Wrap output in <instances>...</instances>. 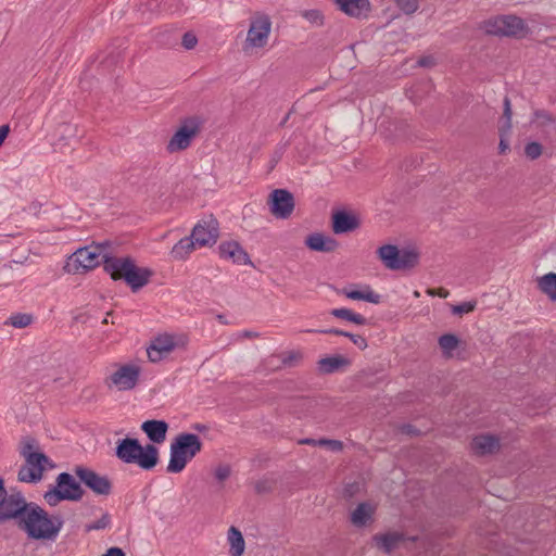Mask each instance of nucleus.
I'll return each instance as SVG.
<instances>
[{"label": "nucleus", "instance_id": "nucleus-1", "mask_svg": "<svg viewBox=\"0 0 556 556\" xmlns=\"http://www.w3.org/2000/svg\"><path fill=\"white\" fill-rule=\"evenodd\" d=\"M109 245L110 243L104 241L77 249L67 257L63 267L64 271L67 274H84L102 263L104 271L113 280H123L132 292H137L147 286L153 271L148 267L137 266L130 256L117 257L103 254Z\"/></svg>", "mask_w": 556, "mask_h": 556}, {"label": "nucleus", "instance_id": "nucleus-2", "mask_svg": "<svg viewBox=\"0 0 556 556\" xmlns=\"http://www.w3.org/2000/svg\"><path fill=\"white\" fill-rule=\"evenodd\" d=\"M14 520L29 540L54 542L63 526L60 514H50L35 502H28L20 491L10 494V501L1 516L0 523Z\"/></svg>", "mask_w": 556, "mask_h": 556}, {"label": "nucleus", "instance_id": "nucleus-3", "mask_svg": "<svg viewBox=\"0 0 556 556\" xmlns=\"http://www.w3.org/2000/svg\"><path fill=\"white\" fill-rule=\"evenodd\" d=\"M115 456L125 464H136L143 470H152L159 463V450L154 444L141 445L138 439H119Z\"/></svg>", "mask_w": 556, "mask_h": 556}, {"label": "nucleus", "instance_id": "nucleus-4", "mask_svg": "<svg viewBox=\"0 0 556 556\" xmlns=\"http://www.w3.org/2000/svg\"><path fill=\"white\" fill-rule=\"evenodd\" d=\"M202 448L199 435L189 432L178 434L170 444L169 463L166 470L172 473L181 472Z\"/></svg>", "mask_w": 556, "mask_h": 556}, {"label": "nucleus", "instance_id": "nucleus-5", "mask_svg": "<svg viewBox=\"0 0 556 556\" xmlns=\"http://www.w3.org/2000/svg\"><path fill=\"white\" fill-rule=\"evenodd\" d=\"M85 491L80 481L76 480L68 472H61L55 478V484L50 486L43 494V500L51 507L64 501L78 502L83 498Z\"/></svg>", "mask_w": 556, "mask_h": 556}, {"label": "nucleus", "instance_id": "nucleus-6", "mask_svg": "<svg viewBox=\"0 0 556 556\" xmlns=\"http://www.w3.org/2000/svg\"><path fill=\"white\" fill-rule=\"evenodd\" d=\"M383 265L391 270L410 269L419 262V253L414 249H399L394 244H384L377 251Z\"/></svg>", "mask_w": 556, "mask_h": 556}, {"label": "nucleus", "instance_id": "nucleus-7", "mask_svg": "<svg viewBox=\"0 0 556 556\" xmlns=\"http://www.w3.org/2000/svg\"><path fill=\"white\" fill-rule=\"evenodd\" d=\"M486 33L494 36L523 38L528 34V25L516 15H500L485 24Z\"/></svg>", "mask_w": 556, "mask_h": 556}, {"label": "nucleus", "instance_id": "nucleus-8", "mask_svg": "<svg viewBox=\"0 0 556 556\" xmlns=\"http://www.w3.org/2000/svg\"><path fill=\"white\" fill-rule=\"evenodd\" d=\"M203 119L199 116H189L181 121L173 137L167 143V151L178 152L188 149L202 128Z\"/></svg>", "mask_w": 556, "mask_h": 556}, {"label": "nucleus", "instance_id": "nucleus-9", "mask_svg": "<svg viewBox=\"0 0 556 556\" xmlns=\"http://www.w3.org/2000/svg\"><path fill=\"white\" fill-rule=\"evenodd\" d=\"M74 473L79 479L80 483L96 495L108 496L111 494L113 485L106 476H101L94 470L84 466H76Z\"/></svg>", "mask_w": 556, "mask_h": 556}, {"label": "nucleus", "instance_id": "nucleus-10", "mask_svg": "<svg viewBox=\"0 0 556 556\" xmlns=\"http://www.w3.org/2000/svg\"><path fill=\"white\" fill-rule=\"evenodd\" d=\"M271 29V21L266 14H256L251 18L250 28L245 39V46L263 48L267 43Z\"/></svg>", "mask_w": 556, "mask_h": 556}, {"label": "nucleus", "instance_id": "nucleus-11", "mask_svg": "<svg viewBox=\"0 0 556 556\" xmlns=\"http://www.w3.org/2000/svg\"><path fill=\"white\" fill-rule=\"evenodd\" d=\"M191 236L199 247H212L219 237V223L210 215L199 220L192 228Z\"/></svg>", "mask_w": 556, "mask_h": 556}, {"label": "nucleus", "instance_id": "nucleus-12", "mask_svg": "<svg viewBox=\"0 0 556 556\" xmlns=\"http://www.w3.org/2000/svg\"><path fill=\"white\" fill-rule=\"evenodd\" d=\"M268 205L275 217L287 219L294 210V197L287 189H275L269 194Z\"/></svg>", "mask_w": 556, "mask_h": 556}, {"label": "nucleus", "instance_id": "nucleus-13", "mask_svg": "<svg viewBox=\"0 0 556 556\" xmlns=\"http://www.w3.org/2000/svg\"><path fill=\"white\" fill-rule=\"evenodd\" d=\"M371 540L378 549L390 555L404 542L416 543L419 540V536L407 535L401 531H388L384 533H376L372 535Z\"/></svg>", "mask_w": 556, "mask_h": 556}, {"label": "nucleus", "instance_id": "nucleus-14", "mask_svg": "<svg viewBox=\"0 0 556 556\" xmlns=\"http://www.w3.org/2000/svg\"><path fill=\"white\" fill-rule=\"evenodd\" d=\"M140 370L135 365H124L110 377L112 384L121 391L131 390L136 387Z\"/></svg>", "mask_w": 556, "mask_h": 556}, {"label": "nucleus", "instance_id": "nucleus-15", "mask_svg": "<svg viewBox=\"0 0 556 556\" xmlns=\"http://www.w3.org/2000/svg\"><path fill=\"white\" fill-rule=\"evenodd\" d=\"M38 442L34 438H27L23 442L21 455L25 458V464L33 468L38 475H43L45 468L42 462H46L47 455L43 452H38Z\"/></svg>", "mask_w": 556, "mask_h": 556}, {"label": "nucleus", "instance_id": "nucleus-16", "mask_svg": "<svg viewBox=\"0 0 556 556\" xmlns=\"http://www.w3.org/2000/svg\"><path fill=\"white\" fill-rule=\"evenodd\" d=\"M219 256L237 265H253L248 252L237 241H225L218 245Z\"/></svg>", "mask_w": 556, "mask_h": 556}, {"label": "nucleus", "instance_id": "nucleus-17", "mask_svg": "<svg viewBox=\"0 0 556 556\" xmlns=\"http://www.w3.org/2000/svg\"><path fill=\"white\" fill-rule=\"evenodd\" d=\"M359 224L358 217L345 210H338L332 213L331 227L336 235L351 232L357 229Z\"/></svg>", "mask_w": 556, "mask_h": 556}, {"label": "nucleus", "instance_id": "nucleus-18", "mask_svg": "<svg viewBox=\"0 0 556 556\" xmlns=\"http://www.w3.org/2000/svg\"><path fill=\"white\" fill-rule=\"evenodd\" d=\"M340 11L355 18H366L370 11L369 0H332Z\"/></svg>", "mask_w": 556, "mask_h": 556}, {"label": "nucleus", "instance_id": "nucleus-19", "mask_svg": "<svg viewBox=\"0 0 556 556\" xmlns=\"http://www.w3.org/2000/svg\"><path fill=\"white\" fill-rule=\"evenodd\" d=\"M176 346V343L174 341V337L170 334H163L156 337L149 349L148 357L151 362H157L162 359L166 354L172 352Z\"/></svg>", "mask_w": 556, "mask_h": 556}, {"label": "nucleus", "instance_id": "nucleus-20", "mask_svg": "<svg viewBox=\"0 0 556 556\" xmlns=\"http://www.w3.org/2000/svg\"><path fill=\"white\" fill-rule=\"evenodd\" d=\"M511 116H513V111H511L510 99L506 96L503 100V117H502L503 122H502L501 126L498 127V132H500L498 150H500L501 154H503L507 150H509V143H508L507 137L511 130Z\"/></svg>", "mask_w": 556, "mask_h": 556}, {"label": "nucleus", "instance_id": "nucleus-21", "mask_svg": "<svg viewBox=\"0 0 556 556\" xmlns=\"http://www.w3.org/2000/svg\"><path fill=\"white\" fill-rule=\"evenodd\" d=\"M305 245L315 252L330 253L337 250L339 242L337 239L320 232H313L305 239Z\"/></svg>", "mask_w": 556, "mask_h": 556}, {"label": "nucleus", "instance_id": "nucleus-22", "mask_svg": "<svg viewBox=\"0 0 556 556\" xmlns=\"http://www.w3.org/2000/svg\"><path fill=\"white\" fill-rule=\"evenodd\" d=\"M141 430L152 443L161 444L166 439L168 424L165 420L149 419L141 424Z\"/></svg>", "mask_w": 556, "mask_h": 556}, {"label": "nucleus", "instance_id": "nucleus-23", "mask_svg": "<svg viewBox=\"0 0 556 556\" xmlns=\"http://www.w3.org/2000/svg\"><path fill=\"white\" fill-rule=\"evenodd\" d=\"M356 285H352L351 287H355ZM361 290H355L352 288H343L339 291V293L344 294L350 300L355 301H366L372 304H379L381 302V295L374 292L369 285H362Z\"/></svg>", "mask_w": 556, "mask_h": 556}, {"label": "nucleus", "instance_id": "nucleus-24", "mask_svg": "<svg viewBox=\"0 0 556 556\" xmlns=\"http://www.w3.org/2000/svg\"><path fill=\"white\" fill-rule=\"evenodd\" d=\"M471 448L477 455L493 454L500 448V440L492 434H481L472 439Z\"/></svg>", "mask_w": 556, "mask_h": 556}, {"label": "nucleus", "instance_id": "nucleus-25", "mask_svg": "<svg viewBox=\"0 0 556 556\" xmlns=\"http://www.w3.org/2000/svg\"><path fill=\"white\" fill-rule=\"evenodd\" d=\"M375 514V507L367 503H359L351 514V522L358 528L365 527L369 521L372 520Z\"/></svg>", "mask_w": 556, "mask_h": 556}, {"label": "nucleus", "instance_id": "nucleus-26", "mask_svg": "<svg viewBox=\"0 0 556 556\" xmlns=\"http://www.w3.org/2000/svg\"><path fill=\"white\" fill-rule=\"evenodd\" d=\"M538 289L552 302H556V273H547L536 278Z\"/></svg>", "mask_w": 556, "mask_h": 556}, {"label": "nucleus", "instance_id": "nucleus-27", "mask_svg": "<svg viewBox=\"0 0 556 556\" xmlns=\"http://www.w3.org/2000/svg\"><path fill=\"white\" fill-rule=\"evenodd\" d=\"M350 363V359L342 355L327 356L318 362V369L323 374H332L341 367L349 366Z\"/></svg>", "mask_w": 556, "mask_h": 556}, {"label": "nucleus", "instance_id": "nucleus-28", "mask_svg": "<svg viewBox=\"0 0 556 556\" xmlns=\"http://www.w3.org/2000/svg\"><path fill=\"white\" fill-rule=\"evenodd\" d=\"M197 243L192 236L181 238L172 249L170 255L174 260H185L194 250Z\"/></svg>", "mask_w": 556, "mask_h": 556}, {"label": "nucleus", "instance_id": "nucleus-29", "mask_svg": "<svg viewBox=\"0 0 556 556\" xmlns=\"http://www.w3.org/2000/svg\"><path fill=\"white\" fill-rule=\"evenodd\" d=\"M228 542L230 544L229 554L231 556H242L245 548V542L241 531L231 526L228 530Z\"/></svg>", "mask_w": 556, "mask_h": 556}, {"label": "nucleus", "instance_id": "nucleus-30", "mask_svg": "<svg viewBox=\"0 0 556 556\" xmlns=\"http://www.w3.org/2000/svg\"><path fill=\"white\" fill-rule=\"evenodd\" d=\"M330 314L337 318H341L361 326L370 324L369 320L362 314L355 313L352 309L345 307L333 308L330 311Z\"/></svg>", "mask_w": 556, "mask_h": 556}, {"label": "nucleus", "instance_id": "nucleus-31", "mask_svg": "<svg viewBox=\"0 0 556 556\" xmlns=\"http://www.w3.org/2000/svg\"><path fill=\"white\" fill-rule=\"evenodd\" d=\"M34 321V316L27 313H15L12 314L5 321L4 325L12 326L17 329L26 328Z\"/></svg>", "mask_w": 556, "mask_h": 556}, {"label": "nucleus", "instance_id": "nucleus-32", "mask_svg": "<svg viewBox=\"0 0 556 556\" xmlns=\"http://www.w3.org/2000/svg\"><path fill=\"white\" fill-rule=\"evenodd\" d=\"M439 345L444 354H451L459 345V339L453 333H444L439 338Z\"/></svg>", "mask_w": 556, "mask_h": 556}, {"label": "nucleus", "instance_id": "nucleus-33", "mask_svg": "<svg viewBox=\"0 0 556 556\" xmlns=\"http://www.w3.org/2000/svg\"><path fill=\"white\" fill-rule=\"evenodd\" d=\"M17 478L21 482L36 483L42 479V476L25 464L18 470Z\"/></svg>", "mask_w": 556, "mask_h": 556}, {"label": "nucleus", "instance_id": "nucleus-34", "mask_svg": "<svg viewBox=\"0 0 556 556\" xmlns=\"http://www.w3.org/2000/svg\"><path fill=\"white\" fill-rule=\"evenodd\" d=\"M111 515L108 511H105L98 520L87 523L85 526V532L104 530L111 526Z\"/></svg>", "mask_w": 556, "mask_h": 556}, {"label": "nucleus", "instance_id": "nucleus-35", "mask_svg": "<svg viewBox=\"0 0 556 556\" xmlns=\"http://www.w3.org/2000/svg\"><path fill=\"white\" fill-rule=\"evenodd\" d=\"M396 5L405 14H413L418 10V0H394Z\"/></svg>", "mask_w": 556, "mask_h": 556}, {"label": "nucleus", "instance_id": "nucleus-36", "mask_svg": "<svg viewBox=\"0 0 556 556\" xmlns=\"http://www.w3.org/2000/svg\"><path fill=\"white\" fill-rule=\"evenodd\" d=\"M302 16L314 25L321 26L324 24V15L319 10H305Z\"/></svg>", "mask_w": 556, "mask_h": 556}, {"label": "nucleus", "instance_id": "nucleus-37", "mask_svg": "<svg viewBox=\"0 0 556 556\" xmlns=\"http://www.w3.org/2000/svg\"><path fill=\"white\" fill-rule=\"evenodd\" d=\"M542 144L536 141H531L525 147V154L530 160H536L542 154Z\"/></svg>", "mask_w": 556, "mask_h": 556}, {"label": "nucleus", "instance_id": "nucleus-38", "mask_svg": "<svg viewBox=\"0 0 556 556\" xmlns=\"http://www.w3.org/2000/svg\"><path fill=\"white\" fill-rule=\"evenodd\" d=\"M318 446H325L332 452H341L343 450V442L334 439H318Z\"/></svg>", "mask_w": 556, "mask_h": 556}, {"label": "nucleus", "instance_id": "nucleus-39", "mask_svg": "<svg viewBox=\"0 0 556 556\" xmlns=\"http://www.w3.org/2000/svg\"><path fill=\"white\" fill-rule=\"evenodd\" d=\"M476 301L463 302L452 306V313L454 315H463L472 312L476 308Z\"/></svg>", "mask_w": 556, "mask_h": 556}, {"label": "nucleus", "instance_id": "nucleus-40", "mask_svg": "<svg viewBox=\"0 0 556 556\" xmlns=\"http://www.w3.org/2000/svg\"><path fill=\"white\" fill-rule=\"evenodd\" d=\"M301 357L302 355L300 352L291 351L281 355V363L286 367H292Z\"/></svg>", "mask_w": 556, "mask_h": 556}, {"label": "nucleus", "instance_id": "nucleus-41", "mask_svg": "<svg viewBox=\"0 0 556 556\" xmlns=\"http://www.w3.org/2000/svg\"><path fill=\"white\" fill-rule=\"evenodd\" d=\"M197 43L198 38L193 33L187 31L182 35L181 45L186 50L193 49L197 46Z\"/></svg>", "mask_w": 556, "mask_h": 556}, {"label": "nucleus", "instance_id": "nucleus-42", "mask_svg": "<svg viewBox=\"0 0 556 556\" xmlns=\"http://www.w3.org/2000/svg\"><path fill=\"white\" fill-rule=\"evenodd\" d=\"M231 473L230 467L227 465H219L214 472L215 478L223 482L229 478Z\"/></svg>", "mask_w": 556, "mask_h": 556}, {"label": "nucleus", "instance_id": "nucleus-43", "mask_svg": "<svg viewBox=\"0 0 556 556\" xmlns=\"http://www.w3.org/2000/svg\"><path fill=\"white\" fill-rule=\"evenodd\" d=\"M283 152H285V147H279L278 149L275 150V152L270 159V167H269L270 169H273L277 165V163L281 160Z\"/></svg>", "mask_w": 556, "mask_h": 556}, {"label": "nucleus", "instance_id": "nucleus-44", "mask_svg": "<svg viewBox=\"0 0 556 556\" xmlns=\"http://www.w3.org/2000/svg\"><path fill=\"white\" fill-rule=\"evenodd\" d=\"M352 342L362 351L366 350L368 346L367 340L361 334H355L354 338H352Z\"/></svg>", "mask_w": 556, "mask_h": 556}, {"label": "nucleus", "instance_id": "nucleus-45", "mask_svg": "<svg viewBox=\"0 0 556 556\" xmlns=\"http://www.w3.org/2000/svg\"><path fill=\"white\" fill-rule=\"evenodd\" d=\"M534 116L538 119H543V121H546V122H553L552 115L547 111H545V110H536L534 112Z\"/></svg>", "mask_w": 556, "mask_h": 556}, {"label": "nucleus", "instance_id": "nucleus-46", "mask_svg": "<svg viewBox=\"0 0 556 556\" xmlns=\"http://www.w3.org/2000/svg\"><path fill=\"white\" fill-rule=\"evenodd\" d=\"M102 556H126L121 547H110Z\"/></svg>", "mask_w": 556, "mask_h": 556}, {"label": "nucleus", "instance_id": "nucleus-47", "mask_svg": "<svg viewBox=\"0 0 556 556\" xmlns=\"http://www.w3.org/2000/svg\"><path fill=\"white\" fill-rule=\"evenodd\" d=\"M314 332L324 333V334H334V336L343 334V330L338 329V328L314 330Z\"/></svg>", "mask_w": 556, "mask_h": 556}, {"label": "nucleus", "instance_id": "nucleus-48", "mask_svg": "<svg viewBox=\"0 0 556 556\" xmlns=\"http://www.w3.org/2000/svg\"><path fill=\"white\" fill-rule=\"evenodd\" d=\"M418 65L421 67H430L434 64L432 56H422L418 60Z\"/></svg>", "mask_w": 556, "mask_h": 556}, {"label": "nucleus", "instance_id": "nucleus-49", "mask_svg": "<svg viewBox=\"0 0 556 556\" xmlns=\"http://www.w3.org/2000/svg\"><path fill=\"white\" fill-rule=\"evenodd\" d=\"M401 430L403 433L416 435L419 433V430H417L414 426L406 424L401 427Z\"/></svg>", "mask_w": 556, "mask_h": 556}, {"label": "nucleus", "instance_id": "nucleus-50", "mask_svg": "<svg viewBox=\"0 0 556 556\" xmlns=\"http://www.w3.org/2000/svg\"><path fill=\"white\" fill-rule=\"evenodd\" d=\"M9 132H10V126L8 124L0 126V147L4 142Z\"/></svg>", "mask_w": 556, "mask_h": 556}, {"label": "nucleus", "instance_id": "nucleus-51", "mask_svg": "<svg viewBox=\"0 0 556 556\" xmlns=\"http://www.w3.org/2000/svg\"><path fill=\"white\" fill-rule=\"evenodd\" d=\"M255 491L257 493H265L269 491V486L267 485V481H257L255 484Z\"/></svg>", "mask_w": 556, "mask_h": 556}, {"label": "nucleus", "instance_id": "nucleus-52", "mask_svg": "<svg viewBox=\"0 0 556 556\" xmlns=\"http://www.w3.org/2000/svg\"><path fill=\"white\" fill-rule=\"evenodd\" d=\"M299 444L311 445V446H318V440L312 439V438H305V439H301L299 441Z\"/></svg>", "mask_w": 556, "mask_h": 556}, {"label": "nucleus", "instance_id": "nucleus-53", "mask_svg": "<svg viewBox=\"0 0 556 556\" xmlns=\"http://www.w3.org/2000/svg\"><path fill=\"white\" fill-rule=\"evenodd\" d=\"M356 489V484H349L344 488V495L346 497H351L354 494V491Z\"/></svg>", "mask_w": 556, "mask_h": 556}, {"label": "nucleus", "instance_id": "nucleus-54", "mask_svg": "<svg viewBox=\"0 0 556 556\" xmlns=\"http://www.w3.org/2000/svg\"><path fill=\"white\" fill-rule=\"evenodd\" d=\"M42 467L46 470L47 468H54L55 464L47 456L46 462H42Z\"/></svg>", "mask_w": 556, "mask_h": 556}, {"label": "nucleus", "instance_id": "nucleus-55", "mask_svg": "<svg viewBox=\"0 0 556 556\" xmlns=\"http://www.w3.org/2000/svg\"><path fill=\"white\" fill-rule=\"evenodd\" d=\"M193 429L202 432V431L207 430V426L203 425V424H195V425H193Z\"/></svg>", "mask_w": 556, "mask_h": 556}, {"label": "nucleus", "instance_id": "nucleus-56", "mask_svg": "<svg viewBox=\"0 0 556 556\" xmlns=\"http://www.w3.org/2000/svg\"><path fill=\"white\" fill-rule=\"evenodd\" d=\"M430 294H438L441 298H446L448 295V291L445 289H440L437 293L430 292Z\"/></svg>", "mask_w": 556, "mask_h": 556}, {"label": "nucleus", "instance_id": "nucleus-57", "mask_svg": "<svg viewBox=\"0 0 556 556\" xmlns=\"http://www.w3.org/2000/svg\"><path fill=\"white\" fill-rule=\"evenodd\" d=\"M341 336H342V337H346V338H349V339L352 341V338H354V336H355V334H354V333H352V332H349V331H344V330H343V334H341Z\"/></svg>", "mask_w": 556, "mask_h": 556}, {"label": "nucleus", "instance_id": "nucleus-58", "mask_svg": "<svg viewBox=\"0 0 556 556\" xmlns=\"http://www.w3.org/2000/svg\"><path fill=\"white\" fill-rule=\"evenodd\" d=\"M244 336L248 337V338H252V337H257V333H253L251 331H245Z\"/></svg>", "mask_w": 556, "mask_h": 556}, {"label": "nucleus", "instance_id": "nucleus-59", "mask_svg": "<svg viewBox=\"0 0 556 556\" xmlns=\"http://www.w3.org/2000/svg\"><path fill=\"white\" fill-rule=\"evenodd\" d=\"M289 116H290V113H289V114H287V116L282 119V122L280 123V125H285V124H286V122L288 121Z\"/></svg>", "mask_w": 556, "mask_h": 556}]
</instances>
